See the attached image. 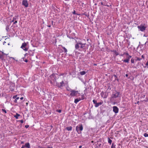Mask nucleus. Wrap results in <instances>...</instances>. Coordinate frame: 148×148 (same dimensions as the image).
<instances>
[{"label": "nucleus", "instance_id": "nucleus-1", "mask_svg": "<svg viewBox=\"0 0 148 148\" xmlns=\"http://www.w3.org/2000/svg\"><path fill=\"white\" fill-rule=\"evenodd\" d=\"M76 44L75 45V48L76 49H78L79 48L82 49H85V45L86 43H83L81 42H77L76 41Z\"/></svg>", "mask_w": 148, "mask_h": 148}, {"label": "nucleus", "instance_id": "nucleus-2", "mask_svg": "<svg viewBox=\"0 0 148 148\" xmlns=\"http://www.w3.org/2000/svg\"><path fill=\"white\" fill-rule=\"evenodd\" d=\"M83 127L82 124H79L76 127V130L78 134H81L83 130Z\"/></svg>", "mask_w": 148, "mask_h": 148}, {"label": "nucleus", "instance_id": "nucleus-3", "mask_svg": "<svg viewBox=\"0 0 148 148\" xmlns=\"http://www.w3.org/2000/svg\"><path fill=\"white\" fill-rule=\"evenodd\" d=\"M70 92L71 93L70 94V95L72 96H76L78 93V92L77 91H75L73 90H71L70 89Z\"/></svg>", "mask_w": 148, "mask_h": 148}, {"label": "nucleus", "instance_id": "nucleus-4", "mask_svg": "<svg viewBox=\"0 0 148 148\" xmlns=\"http://www.w3.org/2000/svg\"><path fill=\"white\" fill-rule=\"evenodd\" d=\"M64 83L63 81H62L60 83L58 82L56 83V86L59 88H62L63 86Z\"/></svg>", "mask_w": 148, "mask_h": 148}, {"label": "nucleus", "instance_id": "nucleus-5", "mask_svg": "<svg viewBox=\"0 0 148 148\" xmlns=\"http://www.w3.org/2000/svg\"><path fill=\"white\" fill-rule=\"evenodd\" d=\"M137 27L142 32H144L145 31L146 28V27L143 26L142 25H141L140 26H138Z\"/></svg>", "mask_w": 148, "mask_h": 148}, {"label": "nucleus", "instance_id": "nucleus-6", "mask_svg": "<svg viewBox=\"0 0 148 148\" xmlns=\"http://www.w3.org/2000/svg\"><path fill=\"white\" fill-rule=\"evenodd\" d=\"M121 95H120V92H117L112 95V98H116L118 97H120Z\"/></svg>", "mask_w": 148, "mask_h": 148}, {"label": "nucleus", "instance_id": "nucleus-7", "mask_svg": "<svg viewBox=\"0 0 148 148\" xmlns=\"http://www.w3.org/2000/svg\"><path fill=\"white\" fill-rule=\"evenodd\" d=\"M27 45V43L24 42L22 43V45L21 47V48L23 49L25 51H27L28 49V48L26 47Z\"/></svg>", "mask_w": 148, "mask_h": 148}, {"label": "nucleus", "instance_id": "nucleus-8", "mask_svg": "<svg viewBox=\"0 0 148 148\" xmlns=\"http://www.w3.org/2000/svg\"><path fill=\"white\" fill-rule=\"evenodd\" d=\"M22 5L26 8L28 6V3L27 0H23L22 1Z\"/></svg>", "mask_w": 148, "mask_h": 148}, {"label": "nucleus", "instance_id": "nucleus-9", "mask_svg": "<svg viewBox=\"0 0 148 148\" xmlns=\"http://www.w3.org/2000/svg\"><path fill=\"white\" fill-rule=\"evenodd\" d=\"M119 108L116 106H114L113 107V111L116 114L119 112Z\"/></svg>", "mask_w": 148, "mask_h": 148}, {"label": "nucleus", "instance_id": "nucleus-10", "mask_svg": "<svg viewBox=\"0 0 148 148\" xmlns=\"http://www.w3.org/2000/svg\"><path fill=\"white\" fill-rule=\"evenodd\" d=\"M130 59L127 56L126 59H125L123 60V62L125 63H129Z\"/></svg>", "mask_w": 148, "mask_h": 148}, {"label": "nucleus", "instance_id": "nucleus-11", "mask_svg": "<svg viewBox=\"0 0 148 148\" xmlns=\"http://www.w3.org/2000/svg\"><path fill=\"white\" fill-rule=\"evenodd\" d=\"M25 147L30 148V145L29 143H27L25 144Z\"/></svg>", "mask_w": 148, "mask_h": 148}, {"label": "nucleus", "instance_id": "nucleus-12", "mask_svg": "<svg viewBox=\"0 0 148 148\" xmlns=\"http://www.w3.org/2000/svg\"><path fill=\"white\" fill-rule=\"evenodd\" d=\"M103 102H101L98 103H96V105H95V107H99L100 105H101L102 103Z\"/></svg>", "mask_w": 148, "mask_h": 148}, {"label": "nucleus", "instance_id": "nucleus-13", "mask_svg": "<svg viewBox=\"0 0 148 148\" xmlns=\"http://www.w3.org/2000/svg\"><path fill=\"white\" fill-rule=\"evenodd\" d=\"M72 127L71 126L67 127H66V129L68 131H71L72 130Z\"/></svg>", "mask_w": 148, "mask_h": 148}, {"label": "nucleus", "instance_id": "nucleus-14", "mask_svg": "<svg viewBox=\"0 0 148 148\" xmlns=\"http://www.w3.org/2000/svg\"><path fill=\"white\" fill-rule=\"evenodd\" d=\"M80 100V98L79 99H75L74 101V103L76 104L77 103V102H78Z\"/></svg>", "mask_w": 148, "mask_h": 148}, {"label": "nucleus", "instance_id": "nucleus-15", "mask_svg": "<svg viewBox=\"0 0 148 148\" xmlns=\"http://www.w3.org/2000/svg\"><path fill=\"white\" fill-rule=\"evenodd\" d=\"M79 73L81 75H84L86 73V72L85 71H82L80 72Z\"/></svg>", "mask_w": 148, "mask_h": 148}, {"label": "nucleus", "instance_id": "nucleus-16", "mask_svg": "<svg viewBox=\"0 0 148 148\" xmlns=\"http://www.w3.org/2000/svg\"><path fill=\"white\" fill-rule=\"evenodd\" d=\"M20 116V114H19L18 113H16V115H15L14 116L16 118V119H18V117L19 116Z\"/></svg>", "mask_w": 148, "mask_h": 148}, {"label": "nucleus", "instance_id": "nucleus-17", "mask_svg": "<svg viewBox=\"0 0 148 148\" xmlns=\"http://www.w3.org/2000/svg\"><path fill=\"white\" fill-rule=\"evenodd\" d=\"M51 76L53 77V78H54L53 80H55V81H56V77L55 76V74H52V75H51Z\"/></svg>", "mask_w": 148, "mask_h": 148}, {"label": "nucleus", "instance_id": "nucleus-18", "mask_svg": "<svg viewBox=\"0 0 148 148\" xmlns=\"http://www.w3.org/2000/svg\"><path fill=\"white\" fill-rule=\"evenodd\" d=\"M108 143L110 144H111L112 142V140H111L109 137L108 138Z\"/></svg>", "mask_w": 148, "mask_h": 148}, {"label": "nucleus", "instance_id": "nucleus-19", "mask_svg": "<svg viewBox=\"0 0 148 148\" xmlns=\"http://www.w3.org/2000/svg\"><path fill=\"white\" fill-rule=\"evenodd\" d=\"M62 48L64 50V52L65 53H66L67 51V49L64 47L62 46Z\"/></svg>", "mask_w": 148, "mask_h": 148}, {"label": "nucleus", "instance_id": "nucleus-20", "mask_svg": "<svg viewBox=\"0 0 148 148\" xmlns=\"http://www.w3.org/2000/svg\"><path fill=\"white\" fill-rule=\"evenodd\" d=\"M113 52L115 53V55L116 56H117L119 54L117 52L116 50H113Z\"/></svg>", "mask_w": 148, "mask_h": 148}, {"label": "nucleus", "instance_id": "nucleus-21", "mask_svg": "<svg viewBox=\"0 0 148 148\" xmlns=\"http://www.w3.org/2000/svg\"><path fill=\"white\" fill-rule=\"evenodd\" d=\"M0 59L2 60H3L4 59V57L3 55H0Z\"/></svg>", "mask_w": 148, "mask_h": 148}, {"label": "nucleus", "instance_id": "nucleus-22", "mask_svg": "<svg viewBox=\"0 0 148 148\" xmlns=\"http://www.w3.org/2000/svg\"><path fill=\"white\" fill-rule=\"evenodd\" d=\"M116 145H114L113 143L112 144V146H111V148H116L115 147Z\"/></svg>", "mask_w": 148, "mask_h": 148}, {"label": "nucleus", "instance_id": "nucleus-23", "mask_svg": "<svg viewBox=\"0 0 148 148\" xmlns=\"http://www.w3.org/2000/svg\"><path fill=\"white\" fill-rule=\"evenodd\" d=\"M92 101H93V103L94 104H95V105H96V103H97V100H95V99L93 100Z\"/></svg>", "mask_w": 148, "mask_h": 148}, {"label": "nucleus", "instance_id": "nucleus-24", "mask_svg": "<svg viewBox=\"0 0 148 148\" xmlns=\"http://www.w3.org/2000/svg\"><path fill=\"white\" fill-rule=\"evenodd\" d=\"M16 16H15L13 18V19L12 20V22H14V20H16Z\"/></svg>", "mask_w": 148, "mask_h": 148}, {"label": "nucleus", "instance_id": "nucleus-25", "mask_svg": "<svg viewBox=\"0 0 148 148\" xmlns=\"http://www.w3.org/2000/svg\"><path fill=\"white\" fill-rule=\"evenodd\" d=\"M131 63H134V59H133V58H132L131 59Z\"/></svg>", "mask_w": 148, "mask_h": 148}, {"label": "nucleus", "instance_id": "nucleus-26", "mask_svg": "<svg viewBox=\"0 0 148 148\" xmlns=\"http://www.w3.org/2000/svg\"><path fill=\"white\" fill-rule=\"evenodd\" d=\"M144 136L145 137H148V134L147 133H145L144 134Z\"/></svg>", "mask_w": 148, "mask_h": 148}, {"label": "nucleus", "instance_id": "nucleus-27", "mask_svg": "<svg viewBox=\"0 0 148 148\" xmlns=\"http://www.w3.org/2000/svg\"><path fill=\"white\" fill-rule=\"evenodd\" d=\"M72 13L74 14L78 15V14L76 13L75 11L74 10L72 12Z\"/></svg>", "mask_w": 148, "mask_h": 148}, {"label": "nucleus", "instance_id": "nucleus-28", "mask_svg": "<svg viewBox=\"0 0 148 148\" xmlns=\"http://www.w3.org/2000/svg\"><path fill=\"white\" fill-rule=\"evenodd\" d=\"M67 37L69 38H70V39H73L74 38H73V37H71L69 35H67Z\"/></svg>", "mask_w": 148, "mask_h": 148}, {"label": "nucleus", "instance_id": "nucleus-29", "mask_svg": "<svg viewBox=\"0 0 148 148\" xmlns=\"http://www.w3.org/2000/svg\"><path fill=\"white\" fill-rule=\"evenodd\" d=\"M141 60V58H139L138 57L136 58V60L140 61Z\"/></svg>", "mask_w": 148, "mask_h": 148}, {"label": "nucleus", "instance_id": "nucleus-30", "mask_svg": "<svg viewBox=\"0 0 148 148\" xmlns=\"http://www.w3.org/2000/svg\"><path fill=\"white\" fill-rule=\"evenodd\" d=\"M2 110L3 112H4L5 113H7V112H6V110L4 109H2Z\"/></svg>", "mask_w": 148, "mask_h": 148}, {"label": "nucleus", "instance_id": "nucleus-31", "mask_svg": "<svg viewBox=\"0 0 148 148\" xmlns=\"http://www.w3.org/2000/svg\"><path fill=\"white\" fill-rule=\"evenodd\" d=\"M146 100H144V101H145L147 102L148 101V98L147 97H146L145 98Z\"/></svg>", "mask_w": 148, "mask_h": 148}, {"label": "nucleus", "instance_id": "nucleus-32", "mask_svg": "<svg viewBox=\"0 0 148 148\" xmlns=\"http://www.w3.org/2000/svg\"><path fill=\"white\" fill-rule=\"evenodd\" d=\"M145 97V95H141L140 97V98H144Z\"/></svg>", "mask_w": 148, "mask_h": 148}, {"label": "nucleus", "instance_id": "nucleus-33", "mask_svg": "<svg viewBox=\"0 0 148 148\" xmlns=\"http://www.w3.org/2000/svg\"><path fill=\"white\" fill-rule=\"evenodd\" d=\"M57 111L59 113H60L61 112V110H57Z\"/></svg>", "mask_w": 148, "mask_h": 148}, {"label": "nucleus", "instance_id": "nucleus-34", "mask_svg": "<svg viewBox=\"0 0 148 148\" xmlns=\"http://www.w3.org/2000/svg\"><path fill=\"white\" fill-rule=\"evenodd\" d=\"M29 127V125H26L25 126V127L26 128H28Z\"/></svg>", "mask_w": 148, "mask_h": 148}, {"label": "nucleus", "instance_id": "nucleus-35", "mask_svg": "<svg viewBox=\"0 0 148 148\" xmlns=\"http://www.w3.org/2000/svg\"><path fill=\"white\" fill-rule=\"evenodd\" d=\"M125 55H127V56H128L129 55V53L127 52L125 53Z\"/></svg>", "mask_w": 148, "mask_h": 148}, {"label": "nucleus", "instance_id": "nucleus-36", "mask_svg": "<svg viewBox=\"0 0 148 148\" xmlns=\"http://www.w3.org/2000/svg\"><path fill=\"white\" fill-rule=\"evenodd\" d=\"M19 121L21 122V123H23V120H21Z\"/></svg>", "mask_w": 148, "mask_h": 148}, {"label": "nucleus", "instance_id": "nucleus-37", "mask_svg": "<svg viewBox=\"0 0 148 148\" xmlns=\"http://www.w3.org/2000/svg\"><path fill=\"white\" fill-rule=\"evenodd\" d=\"M104 94V93L103 92H102L101 93V96H102V97H103V95Z\"/></svg>", "mask_w": 148, "mask_h": 148}, {"label": "nucleus", "instance_id": "nucleus-38", "mask_svg": "<svg viewBox=\"0 0 148 148\" xmlns=\"http://www.w3.org/2000/svg\"><path fill=\"white\" fill-rule=\"evenodd\" d=\"M17 21H15L14 22L13 24H15L16 23H17Z\"/></svg>", "mask_w": 148, "mask_h": 148}, {"label": "nucleus", "instance_id": "nucleus-39", "mask_svg": "<svg viewBox=\"0 0 148 148\" xmlns=\"http://www.w3.org/2000/svg\"><path fill=\"white\" fill-rule=\"evenodd\" d=\"M38 148H45V147H41L40 146H38Z\"/></svg>", "mask_w": 148, "mask_h": 148}, {"label": "nucleus", "instance_id": "nucleus-40", "mask_svg": "<svg viewBox=\"0 0 148 148\" xmlns=\"http://www.w3.org/2000/svg\"><path fill=\"white\" fill-rule=\"evenodd\" d=\"M72 36H75V33H73L72 34Z\"/></svg>", "mask_w": 148, "mask_h": 148}, {"label": "nucleus", "instance_id": "nucleus-41", "mask_svg": "<svg viewBox=\"0 0 148 148\" xmlns=\"http://www.w3.org/2000/svg\"><path fill=\"white\" fill-rule=\"evenodd\" d=\"M140 64V63L139 62H138V63L136 65V67H137V66H138Z\"/></svg>", "mask_w": 148, "mask_h": 148}, {"label": "nucleus", "instance_id": "nucleus-42", "mask_svg": "<svg viewBox=\"0 0 148 148\" xmlns=\"http://www.w3.org/2000/svg\"><path fill=\"white\" fill-rule=\"evenodd\" d=\"M2 52V55H3H3H6V54H5V53H4V52Z\"/></svg>", "mask_w": 148, "mask_h": 148}, {"label": "nucleus", "instance_id": "nucleus-43", "mask_svg": "<svg viewBox=\"0 0 148 148\" xmlns=\"http://www.w3.org/2000/svg\"><path fill=\"white\" fill-rule=\"evenodd\" d=\"M25 145H23L22 146L21 148H25Z\"/></svg>", "mask_w": 148, "mask_h": 148}, {"label": "nucleus", "instance_id": "nucleus-44", "mask_svg": "<svg viewBox=\"0 0 148 148\" xmlns=\"http://www.w3.org/2000/svg\"><path fill=\"white\" fill-rule=\"evenodd\" d=\"M24 61L25 62H28V60H27V59H25V60H24Z\"/></svg>", "mask_w": 148, "mask_h": 148}, {"label": "nucleus", "instance_id": "nucleus-45", "mask_svg": "<svg viewBox=\"0 0 148 148\" xmlns=\"http://www.w3.org/2000/svg\"><path fill=\"white\" fill-rule=\"evenodd\" d=\"M128 57L130 59L132 57V56H131L129 55L128 56Z\"/></svg>", "mask_w": 148, "mask_h": 148}, {"label": "nucleus", "instance_id": "nucleus-46", "mask_svg": "<svg viewBox=\"0 0 148 148\" xmlns=\"http://www.w3.org/2000/svg\"><path fill=\"white\" fill-rule=\"evenodd\" d=\"M17 100L16 99L14 101V102L15 103H17Z\"/></svg>", "mask_w": 148, "mask_h": 148}, {"label": "nucleus", "instance_id": "nucleus-47", "mask_svg": "<svg viewBox=\"0 0 148 148\" xmlns=\"http://www.w3.org/2000/svg\"><path fill=\"white\" fill-rule=\"evenodd\" d=\"M146 66L148 65V61L147 62V63H146Z\"/></svg>", "mask_w": 148, "mask_h": 148}, {"label": "nucleus", "instance_id": "nucleus-48", "mask_svg": "<svg viewBox=\"0 0 148 148\" xmlns=\"http://www.w3.org/2000/svg\"><path fill=\"white\" fill-rule=\"evenodd\" d=\"M147 41L145 43V44H146L148 42V38L147 39Z\"/></svg>", "mask_w": 148, "mask_h": 148}, {"label": "nucleus", "instance_id": "nucleus-49", "mask_svg": "<svg viewBox=\"0 0 148 148\" xmlns=\"http://www.w3.org/2000/svg\"><path fill=\"white\" fill-rule=\"evenodd\" d=\"M16 96H14L13 97V99H14V98H16Z\"/></svg>", "mask_w": 148, "mask_h": 148}, {"label": "nucleus", "instance_id": "nucleus-50", "mask_svg": "<svg viewBox=\"0 0 148 148\" xmlns=\"http://www.w3.org/2000/svg\"><path fill=\"white\" fill-rule=\"evenodd\" d=\"M19 97H17L16 98V99L17 100L18 99H19Z\"/></svg>", "mask_w": 148, "mask_h": 148}, {"label": "nucleus", "instance_id": "nucleus-51", "mask_svg": "<svg viewBox=\"0 0 148 148\" xmlns=\"http://www.w3.org/2000/svg\"><path fill=\"white\" fill-rule=\"evenodd\" d=\"M24 143V142L23 141H21V144H23Z\"/></svg>", "mask_w": 148, "mask_h": 148}, {"label": "nucleus", "instance_id": "nucleus-52", "mask_svg": "<svg viewBox=\"0 0 148 148\" xmlns=\"http://www.w3.org/2000/svg\"><path fill=\"white\" fill-rule=\"evenodd\" d=\"M53 21H51V24H52V25H53Z\"/></svg>", "mask_w": 148, "mask_h": 148}, {"label": "nucleus", "instance_id": "nucleus-53", "mask_svg": "<svg viewBox=\"0 0 148 148\" xmlns=\"http://www.w3.org/2000/svg\"><path fill=\"white\" fill-rule=\"evenodd\" d=\"M101 4L102 5H104L103 4V2H101Z\"/></svg>", "mask_w": 148, "mask_h": 148}, {"label": "nucleus", "instance_id": "nucleus-54", "mask_svg": "<svg viewBox=\"0 0 148 148\" xmlns=\"http://www.w3.org/2000/svg\"><path fill=\"white\" fill-rule=\"evenodd\" d=\"M5 43H6V42L5 41H4L3 42V44L4 45Z\"/></svg>", "mask_w": 148, "mask_h": 148}, {"label": "nucleus", "instance_id": "nucleus-55", "mask_svg": "<svg viewBox=\"0 0 148 148\" xmlns=\"http://www.w3.org/2000/svg\"><path fill=\"white\" fill-rule=\"evenodd\" d=\"M114 77L115 78H117V76L115 75H114Z\"/></svg>", "mask_w": 148, "mask_h": 148}, {"label": "nucleus", "instance_id": "nucleus-56", "mask_svg": "<svg viewBox=\"0 0 148 148\" xmlns=\"http://www.w3.org/2000/svg\"><path fill=\"white\" fill-rule=\"evenodd\" d=\"M23 99V97H21L20 98V99L21 100H22V99Z\"/></svg>", "mask_w": 148, "mask_h": 148}, {"label": "nucleus", "instance_id": "nucleus-57", "mask_svg": "<svg viewBox=\"0 0 148 148\" xmlns=\"http://www.w3.org/2000/svg\"><path fill=\"white\" fill-rule=\"evenodd\" d=\"M125 76L126 77H127L128 76V74H125Z\"/></svg>", "mask_w": 148, "mask_h": 148}, {"label": "nucleus", "instance_id": "nucleus-58", "mask_svg": "<svg viewBox=\"0 0 148 148\" xmlns=\"http://www.w3.org/2000/svg\"><path fill=\"white\" fill-rule=\"evenodd\" d=\"M10 58H12V59H14V60H15V59H14V58L13 57H11Z\"/></svg>", "mask_w": 148, "mask_h": 148}, {"label": "nucleus", "instance_id": "nucleus-59", "mask_svg": "<svg viewBox=\"0 0 148 148\" xmlns=\"http://www.w3.org/2000/svg\"><path fill=\"white\" fill-rule=\"evenodd\" d=\"M104 98H106L107 97V96H106V95H105L104 96V97H103Z\"/></svg>", "mask_w": 148, "mask_h": 148}, {"label": "nucleus", "instance_id": "nucleus-60", "mask_svg": "<svg viewBox=\"0 0 148 148\" xmlns=\"http://www.w3.org/2000/svg\"><path fill=\"white\" fill-rule=\"evenodd\" d=\"M82 147V146L81 145L79 146V148H81Z\"/></svg>", "mask_w": 148, "mask_h": 148}, {"label": "nucleus", "instance_id": "nucleus-61", "mask_svg": "<svg viewBox=\"0 0 148 148\" xmlns=\"http://www.w3.org/2000/svg\"><path fill=\"white\" fill-rule=\"evenodd\" d=\"M53 148L52 147H47V148Z\"/></svg>", "mask_w": 148, "mask_h": 148}, {"label": "nucleus", "instance_id": "nucleus-62", "mask_svg": "<svg viewBox=\"0 0 148 148\" xmlns=\"http://www.w3.org/2000/svg\"><path fill=\"white\" fill-rule=\"evenodd\" d=\"M47 26L48 27H50L51 26V25H48Z\"/></svg>", "mask_w": 148, "mask_h": 148}, {"label": "nucleus", "instance_id": "nucleus-63", "mask_svg": "<svg viewBox=\"0 0 148 148\" xmlns=\"http://www.w3.org/2000/svg\"><path fill=\"white\" fill-rule=\"evenodd\" d=\"M141 57L142 58H144V56L143 55H142Z\"/></svg>", "mask_w": 148, "mask_h": 148}, {"label": "nucleus", "instance_id": "nucleus-64", "mask_svg": "<svg viewBox=\"0 0 148 148\" xmlns=\"http://www.w3.org/2000/svg\"><path fill=\"white\" fill-rule=\"evenodd\" d=\"M120 56H123V54H121Z\"/></svg>", "mask_w": 148, "mask_h": 148}]
</instances>
